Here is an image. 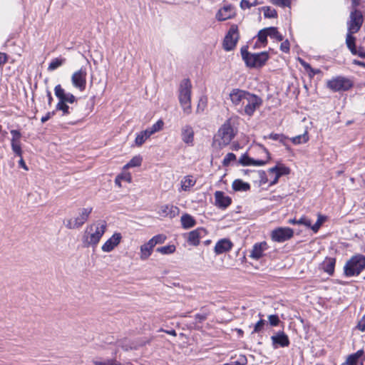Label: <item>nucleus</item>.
I'll list each match as a JSON object with an SVG mask.
<instances>
[{
	"label": "nucleus",
	"instance_id": "f257e3e1",
	"mask_svg": "<svg viewBox=\"0 0 365 365\" xmlns=\"http://www.w3.org/2000/svg\"><path fill=\"white\" fill-rule=\"evenodd\" d=\"M191 94L192 83L189 78H185L179 85L178 100L185 115H189L192 112Z\"/></svg>",
	"mask_w": 365,
	"mask_h": 365
},
{
	"label": "nucleus",
	"instance_id": "f03ea898",
	"mask_svg": "<svg viewBox=\"0 0 365 365\" xmlns=\"http://www.w3.org/2000/svg\"><path fill=\"white\" fill-rule=\"evenodd\" d=\"M365 269V255L356 254L353 255L344 267V274L346 277L359 276Z\"/></svg>",
	"mask_w": 365,
	"mask_h": 365
},
{
	"label": "nucleus",
	"instance_id": "7ed1b4c3",
	"mask_svg": "<svg viewBox=\"0 0 365 365\" xmlns=\"http://www.w3.org/2000/svg\"><path fill=\"white\" fill-rule=\"evenodd\" d=\"M241 55L246 66L250 68H259L265 64L269 56L267 52L251 53L247 51V46L241 48Z\"/></svg>",
	"mask_w": 365,
	"mask_h": 365
},
{
	"label": "nucleus",
	"instance_id": "20e7f679",
	"mask_svg": "<svg viewBox=\"0 0 365 365\" xmlns=\"http://www.w3.org/2000/svg\"><path fill=\"white\" fill-rule=\"evenodd\" d=\"M262 103V100L260 97L249 92L242 106L238 108V113L242 115L252 116Z\"/></svg>",
	"mask_w": 365,
	"mask_h": 365
},
{
	"label": "nucleus",
	"instance_id": "39448f33",
	"mask_svg": "<svg viewBox=\"0 0 365 365\" xmlns=\"http://www.w3.org/2000/svg\"><path fill=\"white\" fill-rule=\"evenodd\" d=\"M235 137L233 128L230 120H227L218 130L215 141L219 146L224 147L230 144Z\"/></svg>",
	"mask_w": 365,
	"mask_h": 365
},
{
	"label": "nucleus",
	"instance_id": "423d86ee",
	"mask_svg": "<svg viewBox=\"0 0 365 365\" xmlns=\"http://www.w3.org/2000/svg\"><path fill=\"white\" fill-rule=\"evenodd\" d=\"M92 207L81 208L78 210V215L73 220L68 219L64 221V224L68 229H78L88 220L91 212Z\"/></svg>",
	"mask_w": 365,
	"mask_h": 365
},
{
	"label": "nucleus",
	"instance_id": "0eeeda50",
	"mask_svg": "<svg viewBox=\"0 0 365 365\" xmlns=\"http://www.w3.org/2000/svg\"><path fill=\"white\" fill-rule=\"evenodd\" d=\"M88 232L90 234L88 244L96 245L106 230V222L98 221L96 223L90 225L88 227Z\"/></svg>",
	"mask_w": 365,
	"mask_h": 365
},
{
	"label": "nucleus",
	"instance_id": "6e6552de",
	"mask_svg": "<svg viewBox=\"0 0 365 365\" xmlns=\"http://www.w3.org/2000/svg\"><path fill=\"white\" fill-rule=\"evenodd\" d=\"M352 86V81L349 78L343 76H337L327 82V87L334 92L346 91Z\"/></svg>",
	"mask_w": 365,
	"mask_h": 365
},
{
	"label": "nucleus",
	"instance_id": "1a4fd4ad",
	"mask_svg": "<svg viewBox=\"0 0 365 365\" xmlns=\"http://www.w3.org/2000/svg\"><path fill=\"white\" fill-rule=\"evenodd\" d=\"M240 34L238 31V27L237 25L233 24L230 26L229 31L225 36L223 40V48L226 51H232L239 40Z\"/></svg>",
	"mask_w": 365,
	"mask_h": 365
},
{
	"label": "nucleus",
	"instance_id": "9d476101",
	"mask_svg": "<svg viewBox=\"0 0 365 365\" xmlns=\"http://www.w3.org/2000/svg\"><path fill=\"white\" fill-rule=\"evenodd\" d=\"M364 17L361 11L354 9L351 10L349 19L347 21V31L351 33H357L363 24Z\"/></svg>",
	"mask_w": 365,
	"mask_h": 365
},
{
	"label": "nucleus",
	"instance_id": "9b49d317",
	"mask_svg": "<svg viewBox=\"0 0 365 365\" xmlns=\"http://www.w3.org/2000/svg\"><path fill=\"white\" fill-rule=\"evenodd\" d=\"M294 235V231L288 227H281L272 231L271 238L276 242H284L291 239Z\"/></svg>",
	"mask_w": 365,
	"mask_h": 365
},
{
	"label": "nucleus",
	"instance_id": "f8f14e48",
	"mask_svg": "<svg viewBox=\"0 0 365 365\" xmlns=\"http://www.w3.org/2000/svg\"><path fill=\"white\" fill-rule=\"evenodd\" d=\"M87 71L85 67H81L78 71L74 72L71 76L72 85L83 91L86 89Z\"/></svg>",
	"mask_w": 365,
	"mask_h": 365
},
{
	"label": "nucleus",
	"instance_id": "ddd939ff",
	"mask_svg": "<svg viewBox=\"0 0 365 365\" xmlns=\"http://www.w3.org/2000/svg\"><path fill=\"white\" fill-rule=\"evenodd\" d=\"M269 175L274 174V178L269 182V186L276 185L280 177L287 175L290 173V169L284 164L277 163L274 167L268 170Z\"/></svg>",
	"mask_w": 365,
	"mask_h": 365
},
{
	"label": "nucleus",
	"instance_id": "4468645a",
	"mask_svg": "<svg viewBox=\"0 0 365 365\" xmlns=\"http://www.w3.org/2000/svg\"><path fill=\"white\" fill-rule=\"evenodd\" d=\"M272 344L274 349L279 347H287L290 344L289 339L283 331H279L271 336Z\"/></svg>",
	"mask_w": 365,
	"mask_h": 365
},
{
	"label": "nucleus",
	"instance_id": "2eb2a0df",
	"mask_svg": "<svg viewBox=\"0 0 365 365\" xmlns=\"http://www.w3.org/2000/svg\"><path fill=\"white\" fill-rule=\"evenodd\" d=\"M207 232L203 227H197L187 234V242L192 246H197L200 240L206 236Z\"/></svg>",
	"mask_w": 365,
	"mask_h": 365
},
{
	"label": "nucleus",
	"instance_id": "dca6fc26",
	"mask_svg": "<svg viewBox=\"0 0 365 365\" xmlns=\"http://www.w3.org/2000/svg\"><path fill=\"white\" fill-rule=\"evenodd\" d=\"M248 93L249 91L239 88H233L231 91L230 93V98L237 111Z\"/></svg>",
	"mask_w": 365,
	"mask_h": 365
},
{
	"label": "nucleus",
	"instance_id": "f3484780",
	"mask_svg": "<svg viewBox=\"0 0 365 365\" xmlns=\"http://www.w3.org/2000/svg\"><path fill=\"white\" fill-rule=\"evenodd\" d=\"M54 93L58 100L66 103H73L77 101L76 96L71 93H66L65 90L59 84L55 86Z\"/></svg>",
	"mask_w": 365,
	"mask_h": 365
},
{
	"label": "nucleus",
	"instance_id": "a211bd4d",
	"mask_svg": "<svg viewBox=\"0 0 365 365\" xmlns=\"http://www.w3.org/2000/svg\"><path fill=\"white\" fill-rule=\"evenodd\" d=\"M235 14V7L231 4L225 5L216 14V19L222 21L232 18Z\"/></svg>",
	"mask_w": 365,
	"mask_h": 365
},
{
	"label": "nucleus",
	"instance_id": "6ab92c4d",
	"mask_svg": "<svg viewBox=\"0 0 365 365\" xmlns=\"http://www.w3.org/2000/svg\"><path fill=\"white\" fill-rule=\"evenodd\" d=\"M268 249L266 242L255 243L250 251V257L255 260L259 259L264 255V252Z\"/></svg>",
	"mask_w": 365,
	"mask_h": 365
},
{
	"label": "nucleus",
	"instance_id": "aec40b11",
	"mask_svg": "<svg viewBox=\"0 0 365 365\" xmlns=\"http://www.w3.org/2000/svg\"><path fill=\"white\" fill-rule=\"evenodd\" d=\"M232 247L233 244L229 239L223 238L217 242L214 252L217 255H221L230 251Z\"/></svg>",
	"mask_w": 365,
	"mask_h": 365
},
{
	"label": "nucleus",
	"instance_id": "412c9836",
	"mask_svg": "<svg viewBox=\"0 0 365 365\" xmlns=\"http://www.w3.org/2000/svg\"><path fill=\"white\" fill-rule=\"evenodd\" d=\"M215 205L222 210L226 209L231 203L230 197L225 195L222 191H216L215 192Z\"/></svg>",
	"mask_w": 365,
	"mask_h": 365
},
{
	"label": "nucleus",
	"instance_id": "4be33fe9",
	"mask_svg": "<svg viewBox=\"0 0 365 365\" xmlns=\"http://www.w3.org/2000/svg\"><path fill=\"white\" fill-rule=\"evenodd\" d=\"M121 235L120 233H114L103 245L102 250L106 252H111L121 240Z\"/></svg>",
	"mask_w": 365,
	"mask_h": 365
},
{
	"label": "nucleus",
	"instance_id": "5701e85b",
	"mask_svg": "<svg viewBox=\"0 0 365 365\" xmlns=\"http://www.w3.org/2000/svg\"><path fill=\"white\" fill-rule=\"evenodd\" d=\"M180 210L177 206L173 205H163L160 206L158 214L162 217H175L179 214Z\"/></svg>",
	"mask_w": 365,
	"mask_h": 365
},
{
	"label": "nucleus",
	"instance_id": "b1692460",
	"mask_svg": "<svg viewBox=\"0 0 365 365\" xmlns=\"http://www.w3.org/2000/svg\"><path fill=\"white\" fill-rule=\"evenodd\" d=\"M182 140L188 145H193L194 130L190 125H185L181 129Z\"/></svg>",
	"mask_w": 365,
	"mask_h": 365
},
{
	"label": "nucleus",
	"instance_id": "393cba45",
	"mask_svg": "<svg viewBox=\"0 0 365 365\" xmlns=\"http://www.w3.org/2000/svg\"><path fill=\"white\" fill-rule=\"evenodd\" d=\"M336 259L334 257H327L322 262V266L323 270L329 275L331 276L334 272Z\"/></svg>",
	"mask_w": 365,
	"mask_h": 365
},
{
	"label": "nucleus",
	"instance_id": "a878e982",
	"mask_svg": "<svg viewBox=\"0 0 365 365\" xmlns=\"http://www.w3.org/2000/svg\"><path fill=\"white\" fill-rule=\"evenodd\" d=\"M182 227L187 230L193 227L196 225V220L190 214L185 213L180 217Z\"/></svg>",
	"mask_w": 365,
	"mask_h": 365
},
{
	"label": "nucleus",
	"instance_id": "bb28decb",
	"mask_svg": "<svg viewBox=\"0 0 365 365\" xmlns=\"http://www.w3.org/2000/svg\"><path fill=\"white\" fill-rule=\"evenodd\" d=\"M154 247L153 242L150 240L143 245L140 247V259L143 260L147 259L151 255Z\"/></svg>",
	"mask_w": 365,
	"mask_h": 365
},
{
	"label": "nucleus",
	"instance_id": "cd10ccee",
	"mask_svg": "<svg viewBox=\"0 0 365 365\" xmlns=\"http://www.w3.org/2000/svg\"><path fill=\"white\" fill-rule=\"evenodd\" d=\"M364 354L363 349L358 350L356 353L349 354L342 365H358V361Z\"/></svg>",
	"mask_w": 365,
	"mask_h": 365
},
{
	"label": "nucleus",
	"instance_id": "c85d7f7f",
	"mask_svg": "<svg viewBox=\"0 0 365 365\" xmlns=\"http://www.w3.org/2000/svg\"><path fill=\"white\" fill-rule=\"evenodd\" d=\"M354 33H351V31H347L346 37V44L348 48L350 50L351 53L353 55H356L357 53V49L356 48V38L353 36Z\"/></svg>",
	"mask_w": 365,
	"mask_h": 365
},
{
	"label": "nucleus",
	"instance_id": "c756f323",
	"mask_svg": "<svg viewBox=\"0 0 365 365\" xmlns=\"http://www.w3.org/2000/svg\"><path fill=\"white\" fill-rule=\"evenodd\" d=\"M232 187L235 191H247L250 189V185L248 182L240 179L234 180Z\"/></svg>",
	"mask_w": 365,
	"mask_h": 365
},
{
	"label": "nucleus",
	"instance_id": "7c9ffc66",
	"mask_svg": "<svg viewBox=\"0 0 365 365\" xmlns=\"http://www.w3.org/2000/svg\"><path fill=\"white\" fill-rule=\"evenodd\" d=\"M150 136L151 135L149 133L147 129L137 133L135 139V145L137 146H141Z\"/></svg>",
	"mask_w": 365,
	"mask_h": 365
},
{
	"label": "nucleus",
	"instance_id": "2f4dec72",
	"mask_svg": "<svg viewBox=\"0 0 365 365\" xmlns=\"http://www.w3.org/2000/svg\"><path fill=\"white\" fill-rule=\"evenodd\" d=\"M73 108H70L67 103L58 100V103L56 106V112L58 110L62 111V115H67L71 113V110Z\"/></svg>",
	"mask_w": 365,
	"mask_h": 365
},
{
	"label": "nucleus",
	"instance_id": "473e14b6",
	"mask_svg": "<svg viewBox=\"0 0 365 365\" xmlns=\"http://www.w3.org/2000/svg\"><path fill=\"white\" fill-rule=\"evenodd\" d=\"M195 184V180L191 176L185 177L181 181V187L184 191L189 190Z\"/></svg>",
	"mask_w": 365,
	"mask_h": 365
},
{
	"label": "nucleus",
	"instance_id": "72a5a7b5",
	"mask_svg": "<svg viewBox=\"0 0 365 365\" xmlns=\"http://www.w3.org/2000/svg\"><path fill=\"white\" fill-rule=\"evenodd\" d=\"M142 157L140 155L134 156L127 164L123 167V169H128L130 168L138 167L142 163Z\"/></svg>",
	"mask_w": 365,
	"mask_h": 365
},
{
	"label": "nucleus",
	"instance_id": "f704fd0d",
	"mask_svg": "<svg viewBox=\"0 0 365 365\" xmlns=\"http://www.w3.org/2000/svg\"><path fill=\"white\" fill-rule=\"evenodd\" d=\"M66 61L65 58H53L48 65V71H54L61 66H62Z\"/></svg>",
	"mask_w": 365,
	"mask_h": 365
},
{
	"label": "nucleus",
	"instance_id": "c9c22d12",
	"mask_svg": "<svg viewBox=\"0 0 365 365\" xmlns=\"http://www.w3.org/2000/svg\"><path fill=\"white\" fill-rule=\"evenodd\" d=\"M268 35L272 38H275L278 41H282L283 40V36L280 34L276 27L271 26L268 27Z\"/></svg>",
	"mask_w": 365,
	"mask_h": 365
},
{
	"label": "nucleus",
	"instance_id": "e433bc0d",
	"mask_svg": "<svg viewBox=\"0 0 365 365\" xmlns=\"http://www.w3.org/2000/svg\"><path fill=\"white\" fill-rule=\"evenodd\" d=\"M164 123L162 120H158L155 123H154L151 127L147 128V130L152 135L153 134L160 131L162 130L163 127Z\"/></svg>",
	"mask_w": 365,
	"mask_h": 365
},
{
	"label": "nucleus",
	"instance_id": "4c0bfd02",
	"mask_svg": "<svg viewBox=\"0 0 365 365\" xmlns=\"http://www.w3.org/2000/svg\"><path fill=\"white\" fill-rule=\"evenodd\" d=\"M175 246L173 245H165L163 247H158L156 251L163 255H170L175 251Z\"/></svg>",
	"mask_w": 365,
	"mask_h": 365
},
{
	"label": "nucleus",
	"instance_id": "58836bf2",
	"mask_svg": "<svg viewBox=\"0 0 365 365\" xmlns=\"http://www.w3.org/2000/svg\"><path fill=\"white\" fill-rule=\"evenodd\" d=\"M291 140L294 144L298 145L307 143L309 140V136L307 132L306 131L304 134L295 136Z\"/></svg>",
	"mask_w": 365,
	"mask_h": 365
},
{
	"label": "nucleus",
	"instance_id": "ea45409f",
	"mask_svg": "<svg viewBox=\"0 0 365 365\" xmlns=\"http://www.w3.org/2000/svg\"><path fill=\"white\" fill-rule=\"evenodd\" d=\"M267 138L273 140H278L282 145H286L287 137L283 134L270 133ZM264 138H267V136H264Z\"/></svg>",
	"mask_w": 365,
	"mask_h": 365
},
{
	"label": "nucleus",
	"instance_id": "a19ab883",
	"mask_svg": "<svg viewBox=\"0 0 365 365\" xmlns=\"http://www.w3.org/2000/svg\"><path fill=\"white\" fill-rule=\"evenodd\" d=\"M263 11L264 16L265 18H275L277 16V12L274 9L271 8L270 6H264L262 8Z\"/></svg>",
	"mask_w": 365,
	"mask_h": 365
},
{
	"label": "nucleus",
	"instance_id": "79ce46f5",
	"mask_svg": "<svg viewBox=\"0 0 365 365\" xmlns=\"http://www.w3.org/2000/svg\"><path fill=\"white\" fill-rule=\"evenodd\" d=\"M268 33H269L268 28H265V29L260 30L257 34L258 41L264 45L267 44V36H269Z\"/></svg>",
	"mask_w": 365,
	"mask_h": 365
},
{
	"label": "nucleus",
	"instance_id": "37998d69",
	"mask_svg": "<svg viewBox=\"0 0 365 365\" xmlns=\"http://www.w3.org/2000/svg\"><path fill=\"white\" fill-rule=\"evenodd\" d=\"M254 159L250 158L247 153L243 154L240 160L239 163L243 166L253 165Z\"/></svg>",
	"mask_w": 365,
	"mask_h": 365
},
{
	"label": "nucleus",
	"instance_id": "c03bdc74",
	"mask_svg": "<svg viewBox=\"0 0 365 365\" xmlns=\"http://www.w3.org/2000/svg\"><path fill=\"white\" fill-rule=\"evenodd\" d=\"M261 148L263 149L264 152L265 153V154L267 155V160H255L254 159V162H253V165L254 166H262V165H264L267 163V161L271 158L270 153L268 151V150L266 148H264L263 145H261Z\"/></svg>",
	"mask_w": 365,
	"mask_h": 365
},
{
	"label": "nucleus",
	"instance_id": "a18cd8bd",
	"mask_svg": "<svg viewBox=\"0 0 365 365\" xmlns=\"http://www.w3.org/2000/svg\"><path fill=\"white\" fill-rule=\"evenodd\" d=\"M11 146L14 153L16 156L21 158L23 151L21 146V142L11 143Z\"/></svg>",
	"mask_w": 365,
	"mask_h": 365
},
{
	"label": "nucleus",
	"instance_id": "49530a36",
	"mask_svg": "<svg viewBox=\"0 0 365 365\" xmlns=\"http://www.w3.org/2000/svg\"><path fill=\"white\" fill-rule=\"evenodd\" d=\"M326 217L323 215H319L318 219L315 224L314 225H311V229L314 232H317L320 227L322 226V223L325 221Z\"/></svg>",
	"mask_w": 365,
	"mask_h": 365
},
{
	"label": "nucleus",
	"instance_id": "de8ad7c7",
	"mask_svg": "<svg viewBox=\"0 0 365 365\" xmlns=\"http://www.w3.org/2000/svg\"><path fill=\"white\" fill-rule=\"evenodd\" d=\"M266 324V322L264 319L259 320L254 326V329L252 331V334L259 333L264 329V327Z\"/></svg>",
	"mask_w": 365,
	"mask_h": 365
},
{
	"label": "nucleus",
	"instance_id": "09e8293b",
	"mask_svg": "<svg viewBox=\"0 0 365 365\" xmlns=\"http://www.w3.org/2000/svg\"><path fill=\"white\" fill-rule=\"evenodd\" d=\"M236 160V155L232 153H227L222 160V165L227 167L232 161Z\"/></svg>",
	"mask_w": 365,
	"mask_h": 365
},
{
	"label": "nucleus",
	"instance_id": "8fccbe9b",
	"mask_svg": "<svg viewBox=\"0 0 365 365\" xmlns=\"http://www.w3.org/2000/svg\"><path fill=\"white\" fill-rule=\"evenodd\" d=\"M166 240V237L164 235L160 234L155 235L150 240L153 242V244L154 246H155L158 244H162Z\"/></svg>",
	"mask_w": 365,
	"mask_h": 365
},
{
	"label": "nucleus",
	"instance_id": "3c124183",
	"mask_svg": "<svg viewBox=\"0 0 365 365\" xmlns=\"http://www.w3.org/2000/svg\"><path fill=\"white\" fill-rule=\"evenodd\" d=\"M273 4L281 7H290L291 0H269Z\"/></svg>",
	"mask_w": 365,
	"mask_h": 365
},
{
	"label": "nucleus",
	"instance_id": "603ef678",
	"mask_svg": "<svg viewBox=\"0 0 365 365\" xmlns=\"http://www.w3.org/2000/svg\"><path fill=\"white\" fill-rule=\"evenodd\" d=\"M12 135V138L11 143L20 142V139L21 138V133L18 130H11L10 131Z\"/></svg>",
	"mask_w": 365,
	"mask_h": 365
},
{
	"label": "nucleus",
	"instance_id": "864d4df0",
	"mask_svg": "<svg viewBox=\"0 0 365 365\" xmlns=\"http://www.w3.org/2000/svg\"><path fill=\"white\" fill-rule=\"evenodd\" d=\"M269 323L272 327H276L279 324L280 320L277 314H271L268 317Z\"/></svg>",
	"mask_w": 365,
	"mask_h": 365
},
{
	"label": "nucleus",
	"instance_id": "5fc2aeb1",
	"mask_svg": "<svg viewBox=\"0 0 365 365\" xmlns=\"http://www.w3.org/2000/svg\"><path fill=\"white\" fill-rule=\"evenodd\" d=\"M258 176L259 179V183L261 185L268 182L269 180L267 173L264 170L258 171Z\"/></svg>",
	"mask_w": 365,
	"mask_h": 365
},
{
	"label": "nucleus",
	"instance_id": "6e6d98bb",
	"mask_svg": "<svg viewBox=\"0 0 365 365\" xmlns=\"http://www.w3.org/2000/svg\"><path fill=\"white\" fill-rule=\"evenodd\" d=\"M207 315L208 314L207 312H202L196 314L195 315V318L197 322L201 323V322H204L205 320H206V319L207 318Z\"/></svg>",
	"mask_w": 365,
	"mask_h": 365
},
{
	"label": "nucleus",
	"instance_id": "4d7b16f0",
	"mask_svg": "<svg viewBox=\"0 0 365 365\" xmlns=\"http://www.w3.org/2000/svg\"><path fill=\"white\" fill-rule=\"evenodd\" d=\"M297 225H303L307 227L311 228V220L303 216L298 220Z\"/></svg>",
	"mask_w": 365,
	"mask_h": 365
},
{
	"label": "nucleus",
	"instance_id": "13d9d810",
	"mask_svg": "<svg viewBox=\"0 0 365 365\" xmlns=\"http://www.w3.org/2000/svg\"><path fill=\"white\" fill-rule=\"evenodd\" d=\"M356 329L361 331H365V315H364L359 321L356 325Z\"/></svg>",
	"mask_w": 365,
	"mask_h": 365
},
{
	"label": "nucleus",
	"instance_id": "bf43d9fd",
	"mask_svg": "<svg viewBox=\"0 0 365 365\" xmlns=\"http://www.w3.org/2000/svg\"><path fill=\"white\" fill-rule=\"evenodd\" d=\"M280 50L284 53H288L289 51V42L288 40H286L281 43Z\"/></svg>",
	"mask_w": 365,
	"mask_h": 365
},
{
	"label": "nucleus",
	"instance_id": "052dcab7",
	"mask_svg": "<svg viewBox=\"0 0 365 365\" xmlns=\"http://www.w3.org/2000/svg\"><path fill=\"white\" fill-rule=\"evenodd\" d=\"M56 114V110H53L51 112H48L44 116H43L41 119L42 123H46L48 120L51 117H53Z\"/></svg>",
	"mask_w": 365,
	"mask_h": 365
},
{
	"label": "nucleus",
	"instance_id": "680f3d73",
	"mask_svg": "<svg viewBox=\"0 0 365 365\" xmlns=\"http://www.w3.org/2000/svg\"><path fill=\"white\" fill-rule=\"evenodd\" d=\"M206 106V102L203 99H200L199 101L197 107V112L200 113L202 112Z\"/></svg>",
	"mask_w": 365,
	"mask_h": 365
},
{
	"label": "nucleus",
	"instance_id": "e2e57ef3",
	"mask_svg": "<svg viewBox=\"0 0 365 365\" xmlns=\"http://www.w3.org/2000/svg\"><path fill=\"white\" fill-rule=\"evenodd\" d=\"M237 365H246L247 359L245 355H240L237 360L235 361Z\"/></svg>",
	"mask_w": 365,
	"mask_h": 365
},
{
	"label": "nucleus",
	"instance_id": "0e129e2a",
	"mask_svg": "<svg viewBox=\"0 0 365 365\" xmlns=\"http://www.w3.org/2000/svg\"><path fill=\"white\" fill-rule=\"evenodd\" d=\"M8 60V55L6 53L0 52V66H3Z\"/></svg>",
	"mask_w": 365,
	"mask_h": 365
},
{
	"label": "nucleus",
	"instance_id": "69168bd1",
	"mask_svg": "<svg viewBox=\"0 0 365 365\" xmlns=\"http://www.w3.org/2000/svg\"><path fill=\"white\" fill-rule=\"evenodd\" d=\"M299 61L300 63V64L304 68V69L308 71H312V66H310L309 63H307L304 60L302 59V58H299Z\"/></svg>",
	"mask_w": 365,
	"mask_h": 365
},
{
	"label": "nucleus",
	"instance_id": "338daca9",
	"mask_svg": "<svg viewBox=\"0 0 365 365\" xmlns=\"http://www.w3.org/2000/svg\"><path fill=\"white\" fill-rule=\"evenodd\" d=\"M240 7L242 9H247L251 8V2L248 0H242L240 1Z\"/></svg>",
	"mask_w": 365,
	"mask_h": 365
},
{
	"label": "nucleus",
	"instance_id": "774afa93",
	"mask_svg": "<svg viewBox=\"0 0 365 365\" xmlns=\"http://www.w3.org/2000/svg\"><path fill=\"white\" fill-rule=\"evenodd\" d=\"M119 176H120V180H123L128 182H131V181H132V177L130 173H124Z\"/></svg>",
	"mask_w": 365,
	"mask_h": 365
}]
</instances>
